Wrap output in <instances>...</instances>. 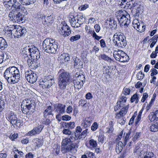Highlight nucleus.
<instances>
[{
    "mask_svg": "<svg viewBox=\"0 0 158 158\" xmlns=\"http://www.w3.org/2000/svg\"><path fill=\"white\" fill-rule=\"evenodd\" d=\"M61 151L63 153H65L70 152L68 145L61 147Z\"/></svg>",
    "mask_w": 158,
    "mask_h": 158,
    "instance_id": "de8ad7c7",
    "label": "nucleus"
},
{
    "mask_svg": "<svg viewBox=\"0 0 158 158\" xmlns=\"http://www.w3.org/2000/svg\"><path fill=\"white\" fill-rule=\"evenodd\" d=\"M72 142L68 137L62 140L61 144L62 146H67L69 144L72 143Z\"/></svg>",
    "mask_w": 158,
    "mask_h": 158,
    "instance_id": "58836bf2",
    "label": "nucleus"
},
{
    "mask_svg": "<svg viewBox=\"0 0 158 158\" xmlns=\"http://www.w3.org/2000/svg\"><path fill=\"white\" fill-rule=\"evenodd\" d=\"M131 133V131L130 130L128 131V133H126V135L125 136H123V137L124 139L123 141V143L125 145H126V142H127L129 138L130 135Z\"/></svg>",
    "mask_w": 158,
    "mask_h": 158,
    "instance_id": "37998d69",
    "label": "nucleus"
},
{
    "mask_svg": "<svg viewBox=\"0 0 158 158\" xmlns=\"http://www.w3.org/2000/svg\"><path fill=\"white\" fill-rule=\"evenodd\" d=\"M78 136L75 133V132H72L69 136L68 138L71 139V140L73 142L74 141L79 139L78 138Z\"/></svg>",
    "mask_w": 158,
    "mask_h": 158,
    "instance_id": "c85d7f7f",
    "label": "nucleus"
},
{
    "mask_svg": "<svg viewBox=\"0 0 158 158\" xmlns=\"http://www.w3.org/2000/svg\"><path fill=\"white\" fill-rule=\"evenodd\" d=\"M100 46L102 48H105L106 47V44L104 40L102 39L100 41Z\"/></svg>",
    "mask_w": 158,
    "mask_h": 158,
    "instance_id": "338daca9",
    "label": "nucleus"
},
{
    "mask_svg": "<svg viewBox=\"0 0 158 158\" xmlns=\"http://www.w3.org/2000/svg\"><path fill=\"white\" fill-rule=\"evenodd\" d=\"M61 28V35L64 37L69 36L71 33V31L69 26L64 22H62L60 25Z\"/></svg>",
    "mask_w": 158,
    "mask_h": 158,
    "instance_id": "f8f14e48",
    "label": "nucleus"
},
{
    "mask_svg": "<svg viewBox=\"0 0 158 158\" xmlns=\"http://www.w3.org/2000/svg\"><path fill=\"white\" fill-rule=\"evenodd\" d=\"M75 77L78 79H79L80 77L81 78V79H83V81L85 79L84 76L82 74H80V72H77L75 75Z\"/></svg>",
    "mask_w": 158,
    "mask_h": 158,
    "instance_id": "603ef678",
    "label": "nucleus"
},
{
    "mask_svg": "<svg viewBox=\"0 0 158 158\" xmlns=\"http://www.w3.org/2000/svg\"><path fill=\"white\" fill-rule=\"evenodd\" d=\"M81 36L79 35H77L71 37L69 40L71 42H73L79 40Z\"/></svg>",
    "mask_w": 158,
    "mask_h": 158,
    "instance_id": "49530a36",
    "label": "nucleus"
},
{
    "mask_svg": "<svg viewBox=\"0 0 158 158\" xmlns=\"http://www.w3.org/2000/svg\"><path fill=\"white\" fill-rule=\"evenodd\" d=\"M148 118L149 120L151 122H155L158 121V119L156 116L154 112L150 114L148 116Z\"/></svg>",
    "mask_w": 158,
    "mask_h": 158,
    "instance_id": "cd10ccee",
    "label": "nucleus"
},
{
    "mask_svg": "<svg viewBox=\"0 0 158 158\" xmlns=\"http://www.w3.org/2000/svg\"><path fill=\"white\" fill-rule=\"evenodd\" d=\"M144 155L142 158H156V156L152 152H147L143 154Z\"/></svg>",
    "mask_w": 158,
    "mask_h": 158,
    "instance_id": "bb28decb",
    "label": "nucleus"
},
{
    "mask_svg": "<svg viewBox=\"0 0 158 158\" xmlns=\"http://www.w3.org/2000/svg\"><path fill=\"white\" fill-rule=\"evenodd\" d=\"M113 56L116 60L121 62H125L129 60L128 55L122 50L114 51Z\"/></svg>",
    "mask_w": 158,
    "mask_h": 158,
    "instance_id": "6e6552de",
    "label": "nucleus"
},
{
    "mask_svg": "<svg viewBox=\"0 0 158 158\" xmlns=\"http://www.w3.org/2000/svg\"><path fill=\"white\" fill-rule=\"evenodd\" d=\"M54 83V77L51 75H48L44 77L41 82L42 87L43 89L50 88Z\"/></svg>",
    "mask_w": 158,
    "mask_h": 158,
    "instance_id": "1a4fd4ad",
    "label": "nucleus"
},
{
    "mask_svg": "<svg viewBox=\"0 0 158 158\" xmlns=\"http://www.w3.org/2000/svg\"><path fill=\"white\" fill-rule=\"evenodd\" d=\"M33 142L35 147L37 148H39L43 145V142L42 140L37 138L34 139Z\"/></svg>",
    "mask_w": 158,
    "mask_h": 158,
    "instance_id": "a878e982",
    "label": "nucleus"
},
{
    "mask_svg": "<svg viewBox=\"0 0 158 158\" xmlns=\"http://www.w3.org/2000/svg\"><path fill=\"white\" fill-rule=\"evenodd\" d=\"M116 15L120 25L122 26L127 27L130 23V21L129 19L130 15L126 11H118L116 12Z\"/></svg>",
    "mask_w": 158,
    "mask_h": 158,
    "instance_id": "39448f33",
    "label": "nucleus"
},
{
    "mask_svg": "<svg viewBox=\"0 0 158 158\" xmlns=\"http://www.w3.org/2000/svg\"><path fill=\"white\" fill-rule=\"evenodd\" d=\"M58 73V86L60 89L64 90L72 81L70 75L68 72L61 70Z\"/></svg>",
    "mask_w": 158,
    "mask_h": 158,
    "instance_id": "f03ea898",
    "label": "nucleus"
},
{
    "mask_svg": "<svg viewBox=\"0 0 158 158\" xmlns=\"http://www.w3.org/2000/svg\"><path fill=\"white\" fill-rule=\"evenodd\" d=\"M85 154L87 155V157L89 158H93L94 157V154L92 152L89 151H86Z\"/></svg>",
    "mask_w": 158,
    "mask_h": 158,
    "instance_id": "13d9d810",
    "label": "nucleus"
},
{
    "mask_svg": "<svg viewBox=\"0 0 158 158\" xmlns=\"http://www.w3.org/2000/svg\"><path fill=\"white\" fill-rule=\"evenodd\" d=\"M19 1L22 4L27 5L34 3L35 0H19Z\"/></svg>",
    "mask_w": 158,
    "mask_h": 158,
    "instance_id": "e433bc0d",
    "label": "nucleus"
},
{
    "mask_svg": "<svg viewBox=\"0 0 158 158\" xmlns=\"http://www.w3.org/2000/svg\"><path fill=\"white\" fill-rule=\"evenodd\" d=\"M92 121L90 117L86 118L82 121L81 126L85 128L88 127L90 126Z\"/></svg>",
    "mask_w": 158,
    "mask_h": 158,
    "instance_id": "6ab92c4d",
    "label": "nucleus"
},
{
    "mask_svg": "<svg viewBox=\"0 0 158 158\" xmlns=\"http://www.w3.org/2000/svg\"><path fill=\"white\" fill-rule=\"evenodd\" d=\"M1 53L2 56V60H3V61H6L7 60L9 59V56L7 53L2 52H1Z\"/></svg>",
    "mask_w": 158,
    "mask_h": 158,
    "instance_id": "09e8293b",
    "label": "nucleus"
},
{
    "mask_svg": "<svg viewBox=\"0 0 158 158\" xmlns=\"http://www.w3.org/2000/svg\"><path fill=\"white\" fill-rule=\"evenodd\" d=\"M3 3L6 6H11L13 4V0H3Z\"/></svg>",
    "mask_w": 158,
    "mask_h": 158,
    "instance_id": "a18cd8bd",
    "label": "nucleus"
},
{
    "mask_svg": "<svg viewBox=\"0 0 158 158\" xmlns=\"http://www.w3.org/2000/svg\"><path fill=\"white\" fill-rule=\"evenodd\" d=\"M141 22H139L138 20L137 19L134 20L133 22V27L135 28H136V27H139V25L140 24V23Z\"/></svg>",
    "mask_w": 158,
    "mask_h": 158,
    "instance_id": "864d4df0",
    "label": "nucleus"
},
{
    "mask_svg": "<svg viewBox=\"0 0 158 158\" xmlns=\"http://www.w3.org/2000/svg\"><path fill=\"white\" fill-rule=\"evenodd\" d=\"M45 16V15L42 13L39 12L37 14L36 18L39 20L41 19L42 22H43Z\"/></svg>",
    "mask_w": 158,
    "mask_h": 158,
    "instance_id": "79ce46f5",
    "label": "nucleus"
},
{
    "mask_svg": "<svg viewBox=\"0 0 158 158\" xmlns=\"http://www.w3.org/2000/svg\"><path fill=\"white\" fill-rule=\"evenodd\" d=\"M77 17L78 18V21H81V24H82V23L84 22L85 19V18H84V16L83 15H77Z\"/></svg>",
    "mask_w": 158,
    "mask_h": 158,
    "instance_id": "052dcab7",
    "label": "nucleus"
},
{
    "mask_svg": "<svg viewBox=\"0 0 158 158\" xmlns=\"http://www.w3.org/2000/svg\"><path fill=\"white\" fill-rule=\"evenodd\" d=\"M89 143L90 146L93 148L96 147L97 145L96 141L93 139H91L89 140Z\"/></svg>",
    "mask_w": 158,
    "mask_h": 158,
    "instance_id": "3c124183",
    "label": "nucleus"
},
{
    "mask_svg": "<svg viewBox=\"0 0 158 158\" xmlns=\"http://www.w3.org/2000/svg\"><path fill=\"white\" fill-rule=\"evenodd\" d=\"M8 44L6 40L2 37H0V49L2 50H4L5 49L7 48ZM3 61L2 60V56L1 55V53L0 52V64L2 63Z\"/></svg>",
    "mask_w": 158,
    "mask_h": 158,
    "instance_id": "dca6fc26",
    "label": "nucleus"
},
{
    "mask_svg": "<svg viewBox=\"0 0 158 158\" xmlns=\"http://www.w3.org/2000/svg\"><path fill=\"white\" fill-rule=\"evenodd\" d=\"M123 144L122 142H119L118 143L116 144L115 150L117 154H119L122 150L123 148L122 144Z\"/></svg>",
    "mask_w": 158,
    "mask_h": 158,
    "instance_id": "473e14b6",
    "label": "nucleus"
},
{
    "mask_svg": "<svg viewBox=\"0 0 158 158\" xmlns=\"http://www.w3.org/2000/svg\"><path fill=\"white\" fill-rule=\"evenodd\" d=\"M18 134L15 133L13 135L11 134L10 136V139L12 141H15V139L17 138Z\"/></svg>",
    "mask_w": 158,
    "mask_h": 158,
    "instance_id": "e2e57ef3",
    "label": "nucleus"
},
{
    "mask_svg": "<svg viewBox=\"0 0 158 158\" xmlns=\"http://www.w3.org/2000/svg\"><path fill=\"white\" fill-rule=\"evenodd\" d=\"M88 130V129H86L83 130L82 132L81 131L80 134L78 135V137H77L79 138V139L82 140L86 136Z\"/></svg>",
    "mask_w": 158,
    "mask_h": 158,
    "instance_id": "c9c22d12",
    "label": "nucleus"
},
{
    "mask_svg": "<svg viewBox=\"0 0 158 158\" xmlns=\"http://www.w3.org/2000/svg\"><path fill=\"white\" fill-rule=\"evenodd\" d=\"M44 127L43 125H39L37 127H34L33 130L28 132L27 135L29 136H32L36 134H39L40 133Z\"/></svg>",
    "mask_w": 158,
    "mask_h": 158,
    "instance_id": "2eb2a0df",
    "label": "nucleus"
},
{
    "mask_svg": "<svg viewBox=\"0 0 158 158\" xmlns=\"http://www.w3.org/2000/svg\"><path fill=\"white\" fill-rule=\"evenodd\" d=\"M39 59L36 58L34 59L33 58H31L28 59L27 61V65L30 68L33 69H36L39 66V64L38 63V60Z\"/></svg>",
    "mask_w": 158,
    "mask_h": 158,
    "instance_id": "ddd939ff",
    "label": "nucleus"
},
{
    "mask_svg": "<svg viewBox=\"0 0 158 158\" xmlns=\"http://www.w3.org/2000/svg\"><path fill=\"white\" fill-rule=\"evenodd\" d=\"M130 89L128 88H124L123 91V94L125 95H127L130 94Z\"/></svg>",
    "mask_w": 158,
    "mask_h": 158,
    "instance_id": "680f3d73",
    "label": "nucleus"
},
{
    "mask_svg": "<svg viewBox=\"0 0 158 158\" xmlns=\"http://www.w3.org/2000/svg\"><path fill=\"white\" fill-rule=\"evenodd\" d=\"M71 118L68 115H64L62 117V120L64 121H69L71 119Z\"/></svg>",
    "mask_w": 158,
    "mask_h": 158,
    "instance_id": "69168bd1",
    "label": "nucleus"
},
{
    "mask_svg": "<svg viewBox=\"0 0 158 158\" xmlns=\"http://www.w3.org/2000/svg\"><path fill=\"white\" fill-rule=\"evenodd\" d=\"M108 124V127L106 128L107 130L106 132L107 133H111L113 131L114 129L113 122L112 121H110Z\"/></svg>",
    "mask_w": 158,
    "mask_h": 158,
    "instance_id": "c756f323",
    "label": "nucleus"
},
{
    "mask_svg": "<svg viewBox=\"0 0 158 158\" xmlns=\"http://www.w3.org/2000/svg\"><path fill=\"white\" fill-rule=\"evenodd\" d=\"M98 125L97 122H94L91 127V130L93 131H95L98 128Z\"/></svg>",
    "mask_w": 158,
    "mask_h": 158,
    "instance_id": "4d7b16f0",
    "label": "nucleus"
},
{
    "mask_svg": "<svg viewBox=\"0 0 158 158\" xmlns=\"http://www.w3.org/2000/svg\"><path fill=\"white\" fill-rule=\"evenodd\" d=\"M104 137L102 133H100L98 137V141L99 142L102 143L104 142Z\"/></svg>",
    "mask_w": 158,
    "mask_h": 158,
    "instance_id": "8fccbe9b",
    "label": "nucleus"
},
{
    "mask_svg": "<svg viewBox=\"0 0 158 158\" xmlns=\"http://www.w3.org/2000/svg\"><path fill=\"white\" fill-rule=\"evenodd\" d=\"M4 76L10 84L18 83L21 78L19 70L14 66L10 67L7 68L4 72Z\"/></svg>",
    "mask_w": 158,
    "mask_h": 158,
    "instance_id": "f257e3e1",
    "label": "nucleus"
},
{
    "mask_svg": "<svg viewBox=\"0 0 158 158\" xmlns=\"http://www.w3.org/2000/svg\"><path fill=\"white\" fill-rule=\"evenodd\" d=\"M25 77L27 81L31 84L35 83L38 77L37 74L31 70H25Z\"/></svg>",
    "mask_w": 158,
    "mask_h": 158,
    "instance_id": "9d476101",
    "label": "nucleus"
},
{
    "mask_svg": "<svg viewBox=\"0 0 158 158\" xmlns=\"http://www.w3.org/2000/svg\"><path fill=\"white\" fill-rule=\"evenodd\" d=\"M35 51H34V52L31 53L30 54V56L31 58H33L34 59H35V58L39 59L40 57V54L39 51L37 48H34Z\"/></svg>",
    "mask_w": 158,
    "mask_h": 158,
    "instance_id": "393cba45",
    "label": "nucleus"
},
{
    "mask_svg": "<svg viewBox=\"0 0 158 158\" xmlns=\"http://www.w3.org/2000/svg\"><path fill=\"white\" fill-rule=\"evenodd\" d=\"M105 22L107 23H109V25L110 26L111 28H114L115 29H117V22L115 20L114 18H110L109 19H107L106 20V22Z\"/></svg>",
    "mask_w": 158,
    "mask_h": 158,
    "instance_id": "4be33fe9",
    "label": "nucleus"
},
{
    "mask_svg": "<svg viewBox=\"0 0 158 158\" xmlns=\"http://www.w3.org/2000/svg\"><path fill=\"white\" fill-rule=\"evenodd\" d=\"M52 107L50 106H49L46 109L44 112V117L46 118L48 115L52 114Z\"/></svg>",
    "mask_w": 158,
    "mask_h": 158,
    "instance_id": "7c9ffc66",
    "label": "nucleus"
},
{
    "mask_svg": "<svg viewBox=\"0 0 158 158\" xmlns=\"http://www.w3.org/2000/svg\"><path fill=\"white\" fill-rule=\"evenodd\" d=\"M73 81L75 89L78 90L81 88L84 83L83 81H80L76 79L74 80Z\"/></svg>",
    "mask_w": 158,
    "mask_h": 158,
    "instance_id": "b1692460",
    "label": "nucleus"
},
{
    "mask_svg": "<svg viewBox=\"0 0 158 158\" xmlns=\"http://www.w3.org/2000/svg\"><path fill=\"white\" fill-rule=\"evenodd\" d=\"M135 100V103H137L139 102V97L136 94H134L131 98L130 101L131 102H133Z\"/></svg>",
    "mask_w": 158,
    "mask_h": 158,
    "instance_id": "a19ab883",
    "label": "nucleus"
},
{
    "mask_svg": "<svg viewBox=\"0 0 158 158\" xmlns=\"http://www.w3.org/2000/svg\"><path fill=\"white\" fill-rule=\"evenodd\" d=\"M6 117L7 120L13 126L17 125L19 123L16 114L12 111H10L6 114Z\"/></svg>",
    "mask_w": 158,
    "mask_h": 158,
    "instance_id": "9b49d317",
    "label": "nucleus"
},
{
    "mask_svg": "<svg viewBox=\"0 0 158 158\" xmlns=\"http://www.w3.org/2000/svg\"><path fill=\"white\" fill-rule=\"evenodd\" d=\"M129 108V105H127L123 107L120 110V113L122 116H125Z\"/></svg>",
    "mask_w": 158,
    "mask_h": 158,
    "instance_id": "4c0bfd02",
    "label": "nucleus"
},
{
    "mask_svg": "<svg viewBox=\"0 0 158 158\" xmlns=\"http://www.w3.org/2000/svg\"><path fill=\"white\" fill-rule=\"evenodd\" d=\"M150 130L151 132H155L158 131V122L152 124L150 127Z\"/></svg>",
    "mask_w": 158,
    "mask_h": 158,
    "instance_id": "72a5a7b5",
    "label": "nucleus"
},
{
    "mask_svg": "<svg viewBox=\"0 0 158 158\" xmlns=\"http://www.w3.org/2000/svg\"><path fill=\"white\" fill-rule=\"evenodd\" d=\"M101 58L102 59L104 60L110 62H111L113 60L111 58L108 56L104 54L101 55Z\"/></svg>",
    "mask_w": 158,
    "mask_h": 158,
    "instance_id": "c03bdc74",
    "label": "nucleus"
},
{
    "mask_svg": "<svg viewBox=\"0 0 158 158\" xmlns=\"http://www.w3.org/2000/svg\"><path fill=\"white\" fill-rule=\"evenodd\" d=\"M42 49L47 53L54 54L58 49L57 44L54 40L47 38L43 42Z\"/></svg>",
    "mask_w": 158,
    "mask_h": 158,
    "instance_id": "7ed1b4c3",
    "label": "nucleus"
},
{
    "mask_svg": "<svg viewBox=\"0 0 158 158\" xmlns=\"http://www.w3.org/2000/svg\"><path fill=\"white\" fill-rule=\"evenodd\" d=\"M21 53L22 55V57L25 60H27L30 58L28 56H30V54L29 52L28 48L25 47L24 48Z\"/></svg>",
    "mask_w": 158,
    "mask_h": 158,
    "instance_id": "aec40b11",
    "label": "nucleus"
},
{
    "mask_svg": "<svg viewBox=\"0 0 158 158\" xmlns=\"http://www.w3.org/2000/svg\"><path fill=\"white\" fill-rule=\"evenodd\" d=\"M130 153L129 151H123L122 152L120 156L118 157V158H124L127 155H128V154Z\"/></svg>",
    "mask_w": 158,
    "mask_h": 158,
    "instance_id": "5fc2aeb1",
    "label": "nucleus"
},
{
    "mask_svg": "<svg viewBox=\"0 0 158 158\" xmlns=\"http://www.w3.org/2000/svg\"><path fill=\"white\" fill-rule=\"evenodd\" d=\"M65 105L61 103H58L56 107V110L59 112V114H63L65 112Z\"/></svg>",
    "mask_w": 158,
    "mask_h": 158,
    "instance_id": "5701e85b",
    "label": "nucleus"
},
{
    "mask_svg": "<svg viewBox=\"0 0 158 158\" xmlns=\"http://www.w3.org/2000/svg\"><path fill=\"white\" fill-rule=\"evenodd\" d=\"M51 122V121L49 119L47 118L45 119H44V121L42 123L46 125H49Z\"/></svg>",
    "mask_w": 158,
    "mask_h": 158,
    "instance_id": "774afa93",
    "label": "nucleus"
},
{
    "mask_svg": "<svg viewBox=\"0 0 158 158\" xmlns=\"http://www.w3.org/2000/svg\"><path fill=\"white\" fill-rule=\"evenodd\" d=\"M35 103L33 101L29 99L23 101L21 105L23 113L24 114H31L34 112Z\"/></svg>",
    "mask_w": 158,
    "mask_h": 158,
    "instance_id": "20e7f679",
    "label": "nucleus"
},
{
    "mask_svg": "<svg viewBox=\"0 0 158 158\" xmlns=\"http://www.w3.org/2000/svg\"><path fill=\"white\" fill-rule=\"evenodd\" d=\"M139 26V27H136V30L140 32H143L145 30L146 27L144 23L143 22H141Z\"/></svg>",
    "mask_w": 158,
    "mask_h": 158,
    "instance_id": "f704fd0d",
    "label": "nucleus"
},
{
    "mask_svg": "<svg viewBox=\"0 0 158 158\" xmlns=\"http://www.w3.org/2000/svg\"><path fill=\"white\" fill-rule=\"evenodd\" d=\"M16 31V33L14 34L15 38H20L24 37L27 32L26 28L23 27H19L17 28Z\"/></svg>",
    "mask_w": 158,
    "mask_h": 158,
    "instance_id": "4468645a",
    "label": "nucleus"
},
{
    "mask_svg": "<svg viewBox=\"0 0 158 158\" xmlns=\"http://www.w3.org/2000/svg\"><path fill=\"white\" fill-rule=\"evenodd\" d=\"M8 16L11 20L19 23L24 22L26 20L24 15L20 11L12 10L10 12Z\"/></svg>",
    "mask_w": 158,
    "mask_h": 158,
    "instance_id": "0eeeda50",
    "label": "nucleus"
},
{
    "mask_svg": "<svg viewBox=\"0 0 158 158\" xmlns=\"http://www.w3.org/2000/svg\"><path fill=\"white\" fill-rule=\"evenodd\" d=\"M10 30H11L10 33H9V37L11 36L12 35L14 36L15 33H16L17 28H16L15 26L14 25H10Z\"/></svg>",
    "mask_w": 158,
    "mask_h": 158,
    "instance_id": "ea45409f",
    "label": "nucleus"
},
{
    "mask_svg": "<svg viewBox=\"0 0 158 158\" xmlns=\"http://www.w3.org/2000/svg\"><path fill=\"white\" fill-rule=\"evenodd\" d=\"M72 132L69 129H64L62 131V132L64 134L67 135H69L71 134Z\"/></svg>",
    "mask_w": 158,
    "mask_h": 158,
    "instance_id": "0e129e2a",
    "label": "nucleus"
},
{
    "mask_svg": "<svg viewBox=\"0 0 158 158\" xmlns=\"http://www.w3.org/2000/svg\"><path fill=\"white\" fill-rule=\"evenodd\" d=\"M113 38L114 44L118 47L123 48L127 45L126 38L123 33L117 32L114 34Z\"/></svg>",
    "mask_w": 158,
    "mask_h": 158,
    "instance_id": "423d86ee",
    "label": "nucleus"
},
{
    "mask_svg": "<svg viewBox=\"0 0 158 158\" xmlns=\"http://www.w3.org/2000/svg\"><path fill=\"white\" fill-rule=\"evenodd\" d=\"M89 33L92 35L94 40H99L102 38V36L98 35L94 30H89Z\"/></svg>",
    "mask_w": 158,
    "mask_h": 158,
    "instance_id": "2f4dec72",
    "label": "nucleus"
},
{
    "mask_svg": "<svg viewBox=\"0 0 158 158\" xmlns=\"http://www.w3.org/2000/svg\"><path fill=\"white\" fill-rule=\"evenodd\" d=\"M71 143L70 144L68 145V148L69 151L71 152H73L75 153L77 152V148H78L79 145H78V143Z\"/></svg>",
    "mask_w": 158,
    "mask_h": 158,
    "instance_id": "a211bd4d",
    "label": "nucleus"
},
{
    "mask_svg": "<svg viewBox=\"0 0 158 158\" xmlns=\"http://www.w3.org/2000/svg\"><path fill=\"white\" fill-rule=\"evenodd\" d=\"M82 131V129L80 126H77V127L75 133L76 134L78 135H79Z\"/></svg>",
    "mask_w": 158,
    "mask_h": 158,
    "instance_id": "bf43d9fd",
    "label": "nucleus"
},
{
    "mask_svg": "<svg viewBox=\"0 0 158 158\" xmlns=\"http://www.w3.org/2000/svg\"><path fill=\"white\" fill-rule=\"evenodd\" d=\"M11 6L14 7V9L12 10L14 11L22 12L25 10L24 7L18 2L17 0H13V4Z\"/></svg>",
    "mask_w": 158,
    "mask_h": 158,
    "instance_id": "f3484780",
    "label": "nucleus"
},
{
    "mask_svg": "<svg viewBox=\"0 0 158 158\" xmlns=\"http://www.w3.org/2000/svg\"><path fill=\"white\" fill-rule=\"evenodd\" d=\"M144 74L142 71H140L137 74V78L138 80H140L143 79L144 77Z\"/></svg>",
    "mask_w": 158,
    "mask_h": 158,
    "instance_id": "6e6d98bb",
    "label": "nucleus"
},
{
    "mask_svg": "<svg viewBox=\"0 0 158 158\" xmlns=\"http://www.w3.org/2000/svg\"><path fill=\"white\" fill-rule=\"evenodd\" d=\"M54 19V17L52 15L48 16L46 18L45 17L43 22V24L48 25L51 24L53 23Z\"/></svg>",
    "mask_w": 158,
    "mask_h": 158,
    "instance_id": "412c9836",
    "label": "nucleus"
}]
</instances>
